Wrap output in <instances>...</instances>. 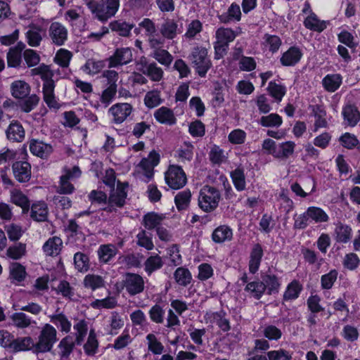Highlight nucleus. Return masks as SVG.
Returning a JSON list of instances; mask_svg holds the SVG:
<instances>
[{"mask_svg": "<svg viewBox=\"0 0 360 360\" xmlns=\"http://www.w3.org/2000/svg\"><path fill=\"white\" fill-rule=\"evenodd\" d=\"M91 12L101 22H105L115 16L120 6V0H83Z\"/></svg>", "mask_w": 360, "mask_h": 360, "instance_id": "1", "label": "nucleus"}, {"mask_svg": "<svg viewBox=\"0 0 360 360\" xmlns=\"http://www.w3.org/2000/svg\"><path fill=\"white\" fill-rule=\"evenodd\" d=\"M241 33V29L238 27L233 30L228 27H219L216 30V41L214 43V59L219 60L224 58L228 51L229 43Z\"/></svg>", "mask_w": 360, "mask_h": 360, "instance_id": "2", "label": "nucleus"}, {"mask_svg": "<svg viewBox=\"0 0 360 360\" xmlns=\"http://www.w3.org/2000/svg\"><path fill=\"white\" fill-rule=\"evenodd\" d=\"M294 219V227L304 229L308 226L310 222L316 224L328 222L329 221V216L322 208L316 206H310L304 213L296 216Z\"/></svg>", "mask_w": 360, "mask_h": 360, "instance_id": "3", "label": "nucleus"}, {"mask_svg": "<svg viewBox=\"0 0 360 360\" xmlns=\"http://www.w3.org/2000/svg\"><path fill=\"white\" fill-rule=\"evenodd\" d=\"M196 73L201 77H205L212 67L208 56V50L202 46L193 47L188 57Z\"/></svg>", "mask_w": 360, "mask_h": 360, "instance_id": "4", "label": "nucleus"}, {"mask_svg": "<svg viewBox=\"0 0 360 360\" xmlns=\"http://www.w3.org/2000/svg\"><path fill=\"white\" fill-rule=\"evenodd\" d=\"M220 199L221 195L217 189L205 186L200 191L198 205L203 211L210 212L217 207Z\"/></svg>", "mask_w": 360, "mask_h": 360, "instance_id": "5", "label": "nucleus"}, {"mask_svg": "<svg viewBox=\"0 0 360 360\" xmlns=\"http://www.w3.org/2000/svg\"><path fill=\"white\" fill-rule=\"evenodd\" d=\"M139 28L144 30L145 36L150 48L162 46L165 44L164 39L157 33L155 22L150 18H143L139 23Z\"/></svg>", "mask_w": 360, "mask_h": 360, "instance_id": "6", "label": "nucleus"}, {"mask_svg": "<svg viewBox=\"0 0 360 360\" xmlns=\"http://www.w3.org/2000/svg\"><path fill=\"white\" fill-rule=\"evenodd\" d=\"M81 171L77 166L72 169H64L63 175L60 176L57 192L60 194H71L75 191L74 186L70 183L78 179L81 176Z\"/></svg>", "mask_w": 360, "mask_h": 360, "instance_id": "7", "label": "nucleus"}, {"mask_svg": "<svg viewBox=\"0 0 360 360\" xmlns=\"http://www.w3.org/2000/svg\"><path fill=\"white\" fill-rule=\"evenodd\" d=\"M165 181L171 188L179 189L186 185L187 178L180 166L173 165L165 172Z\"/></svg>", "mask_w": 360, "mask_h": 360, "instance_id": "8", "label": "nucleus"}, {"mask_svg": "<svg viewBox=\"0 0 360 360\" xmlns=\"http://www.w3.org/2000/svg\"><path fill=\"white\" fill-rule=\"evenodd\" d=\"M127 183H118L116 189H114L108 199V205L105 210L112 212L115 207H122L125 203L127 198Z\"/></svg>", "mask_w": 360, "mask_h": 360, "instance_id": "9", "label": "nucleus"}, {"mask_svg": "<svg viewBox=\"0 0 360 360\" xmlns=\"http://www.w3.org/2000/svg\"><path fill=\"white\" fill-rule=\"evenodd\" d=\"M0 345L9 352L32 350L33 339H0Z\"/></svg>", "mask_w": 360, "mask_h": 360, "instance_id": "10", "label": "nucleus"}, {"mask_svg": "<svg viewBox=\"0 0 360 360\" xmlns=\"http://www.w3.org/2000/svg\"><path fill=\"white\" fill-rule=\"evenodd\" d=\"M133 60L132 49L129 47H121L115 49L109 58V67L115 68L131 63Z\"/></svg>", "mask_w": 360, "mask_h": 360, "instance_id": "11", "label": "nucleus"}, {"mask_svg": "<svg viewBox=\"0 0 360 360\" xmlns=\"http://www.w3.org/2000/svg\"><path fill=\"white\" fill-rule=\"evenodd\" d=\"M132 112V107L129 103H116L112 105L108 113L112 117L115 124H121L130 115Z\"/></svg>", "mask_w": 360, "mask_h": 360, "instance_id": "12", "label": "nucleus"}, {"mask_svg": "<svg viewBox=\"0 0 360 360\" xmlns=\"http://www.w3.org/2000/svg\"><path fill=\"white\" fill-rule=\"evenodd\" d=\"M124 285L126 290L131 295L139 294L144 290L143 278L136 274H127L124 281Z\"/></svg>", "mask_w": 360, "mask_h": 360, "instance_id": "13", "label": "nucleus"}, {"mask_svg": "<svg viewBox=\"0 0 360 360\" xmlns=\"http://www.w3.org/2000/svg\"><path fill=\"white\" fill-rule=\"evenodd\" d=\"M160 32L161 34L160 37L164 40L174 39L178 34L182 32V26L178 25V22L174 19L167 18L161 24Z\"/></svg>", "mask_w": 360, "mask_h": 360, "instance_id": "14", "label": "nucleus"}, {"mask_svg": "<svg viewBox=\"0 0 360 360\" xmlns=\"http://www.w3.org/2000/svg\"><path fill=\"white\" fill-rule=\"evenodd\" d=\"M49 35L54 44L62 46L68 39V30L61 23L54 22L49 28Z\"/></svg>", "mask_w": 360, "mask_h": 360, "instance_id": "15", "label": "nucleus"}, {"mask_svg": "<svg viewBox=\"0 0 360 360\" xmlns=\"http://www.w3.org/2000/svg\"><path fill=\"white\" fill-rule=\"evenodd\" d=\"M343 124L354 127L360 120V112L358 108L352 104H346L342 110Z\"/></svg>", "mask_w": 360, "mask_h": 360, "instance_id": "16", "label": "nucleus"}, {"mask_svg": "<svg viewBox=\"0 0 360 360\" xmlns=\"http://www.w3.org/2000/svg\"><path fill=\"white\" fill-rule=\"evenodd\" d=\"M54 89V82H48L46 84H43V99L49 108L58 110L60 108V105L55 96Z\"/></svg>", "mask_w": 360, "mask_h": 360, "instance_id": "17", "label": "nucleus"}, {"mask_svg": "<svg viewBox=\"0 0 360 360\" xmlns=\"http://www.w3.org/2000/svg\"><path fill=\"white\" fill-rule=\"evenodd\" d=\"M302 55L300 48L291 46L282 54L280 61L283 66H294L300 62Z\"/></svg>", "mask_w": 360, "mask_h": 360, "instance_id": "18", "label": "nucleus"}, {"mask_svg": "<svg viewBox=\"0 0 360 360\" xmlns=\"http://www.w3.org/2000/svg\"><path fill=\"white\" fill-rule=\"evenodd\" d=\"M13 172L17 181L27 182L31 177V166L27 162H16L13 165Z\"/></svg>", "mask_w": 360, "mask_h": 360, "instance_id": "19", "label": "nucleus"}, {"mask_svg": "<svg viewBox=\"0 0 360 360\" xmlns=\"http://www.w3.org/2000/svg\"><path fill=\"white\" fill-rule=\"evenodd\" d=\"M31 87L24 80H15L11 84V95L17 99H24L30 95Z\"/></svg>", "mask_w": 360, "mask_h": 360, "instance_id": "20", "label": "nucleus"}, {"mask_svg": "<svg viewBox=\"0 0 360 360\" xmlns=\"http://www.w3.org/2000/svg\"><path fill=\"white\" fill-rule=\"evenodd\" d=\"M30 150L33 155L44 158L52 153L53 148L49 143L37 139H32L30 142Z\"/></svg>", "mask_w": 360, "mask_h": 360, "instance_id": "21", "label": "nucleus"}, {"mask_svg": "<svg viewBox=\"0 0 360 360\" xmlns=\"http://www.w3.org/2000/svg\"><path fill=\"white\" fill-rule=\"evenodd\" d=\"M154 117L158 122L163 124L173 125L176 122L173 111L164 106L155 111Z\"/></svg>", "mask_w": 360, "mask_h": 360, "instance_id": "22", "label": "nucleus"}, {"mask_svg": "<svg viewBox=\"0 0 360 360\" xmlns=\"http://www.w3.org/2000/svg\"><path fill=\"white\" fill-rule=\"evenodd\" d=\"M263 257V249L259 244L253 245L250 252L249 262V271L252 274L256 273L260 266L262 258Z\"/></svg>", "mask_w": 360, "mask_h": 360, "instance_id": "23", "label": "nucleus"}, {"mask_svg": "<svg viewBox=\"0 0 360 360\" xmlns=\"http://www.w3.org/2000/svg\"><path fill=\"white\" fill-rule=\"evenodd\" d=\"M28 30L25 37L28 44L32 47H37L42 40L41 28L33 23L28 25Z\"/></svg>", "mask_w": 360, "mask_h": 360, "instance_id": "24", "label": "nucleus"}, {"mask_svg": "<svg viewBox=\"0 0 360 360\" xmlns=\"http://www.w3.org/2000/svg\"><path fill=\"white\" fill-rule=\"evenodd\" d=\"M304 27L311 31L321 32L327 27V22L319 19L315 13H310L304 20Z\"/></svg>", "mask_w": 360, "mask_h": 360, "instance_id": "25", "label": "nucleus"}, {"mask_svg": "<svg viewBox=\"0 0 360 360\" xmlns=\"http://www.w3.org/2000/svg\"><path fill=\"white\" fill-rule=\"evenodd\" d=\"M62 240L57 236L50 238L43 245V250L48 256L58 255L62 248Z\"/></svg>", "mask_w": 360, "mask_h": 360, "instance_id": "26", "label": "nucleus"}, {"mask_svg": "<svg viewBox=\"0 0 360 360\" xmlns=\"http://www.w3.org/2000/svg\"><path fill=\"white\" fill-rule=\"evenodd\" d=\"M212 238L217 243L229 241L233 238V230L226 225L219 226L214 230Z\"/></svg>", "mask_w": 360, "mask_h": 360, "instance_id": "27", "label": "nucleus"}, {"mask_svg": "<svg viewBox=\"0 0 360 360\" xmlns=\"http://www.w3.org/2000/svg\"><path fill=\"white\" fill-rule=\"evenodd\" d=\"M342 82V77L340 74H328L322 80L324 89L328 92H335L340 86Z\"/></svg>", "mask_w": 360, "mask_h": 360, "instance_id": "28", "label": "nucleus"}, {"mask_svg": "<svg viewBox=\"0 0 360 360\" xmlns=\"http://www.w3.org/2000/svg\"><path fill=\"white\" fill-rule=\"evenodd\" d=\"M245 291L250 297L259 300L265 292V286L262 281H253L247 283Z\"/></svg>", "mask_w": 360, "mask_h": 360, "instance_id": "29", "label": "nucleus"}, {"mask_svg": "<svg viewBox=\"0 0 360 360\" xmlns=\"http://www.w3.org/2000/svg\"><path fill=\"white\" fill-rule=\"evenodd\" d=\"M83 285L85 288L94 291L103 288L105 285V281L101 276L89 274L85 276L83 280Z\"/></svg>", "mask_w": 360, "mask_h": 360, "instance_id": "30", "label": "nucleus"}, {"mask_svg": "<svg viewBox=\"0 0 360 360\" xmlns=\"http://www.w3.org/2000/svg\"><path fill=\"white\" fill-rule=\"evenodd\" d=\"M7 138L13 141H21L25 136V131L22 126L18 122H12L7 130Z\"/></svg>", "mask_w": 360, "mask_h": 360, "instance_id": "31", "label": "nucleus"}, {"mask_svg": "<svg viewBox=\"0 0 360 360\" xmlns=\"http://www.w3.org/2000/svg\"><path fill=\"white\" fill-rule=\"evenodd\" d=\"M258 123L264 127L278 128L283 124V119L277 113H270L267 115L262 116Z\"/></svg>", "mask_w": 360, "mask_h": 360, "instance_id": "32", "label": "nucleus"}, {"mask_svg": "<svg viewBox=\"0 0 360 360\" xmlns=\"http://www.w3.org/2000/svg\"><path fill=\"white\" fill-rule=\"evenodd\" d=\"M30 74L32 76H39L44 81V84L48 82H54L52 77H53V72L51 70L50 67L44 63L41 64L37 68H32L30 70Z\"/></svg>", "mask_w": 360, "mask_h": 360, "instance_id": "33", "label": "nucleus"}, {"mask_svg": "<svg viewBox=\"0 0 360 360\" xmlns=\"http://www.w3.org/2000/svg\"><path fill=\"white\" fill-rule=\"evenodd\" d=\"M48 216V207L45 202H38L32 206L31 217L37 221H44Z\"/></svg>", "mask_w": 360, "mask_h": 360, "instance_id": "34", "label": "nucleus"}, {"mask_svg": "<svg viewBox=\"0 0 360 360\" xmlns=\"http://www.w3.org/2000/svg\"><path fill=\"white\" fill-rule=\"evenodd\" d=\"M110 28L112 31L117 32L120 36L129 37L134 27L133 24L122 20H114L110 23Z\"/></svg>", "mask_w": 360, "mask_h": 360, "instance_id": "35", "label": "nucleus"}, {"mask_svg": "<svg viewBox=\"0 0 360 360\" xmlns=\"http://www.w3.org/2000/svg\"><path fill=\"white\" fill-rule=\"evenodd\" d=\"M241 19V11L239 5L233 3L228 8L227 13L219 16L221 22L228 23L231 20L240 21Z\"/></svg>", "mask_w": 360, "mask_h": 360, "instance_id": "36", "label": "nucleus"}, {"mask_svg": "<svg viewBox=\"0 0 360 360\" xmlns=\"http://www.w3.org/2000/svg\"><path fill=\"white\" fill-rule=\"evenodd\" d=\"M9 271L10 278L13 283H18L24 281L27 275L25 266L17 262L10 265Z\"/></svg>", "mask_w": 360, "mask_h": 360, "instance_id": "37", "label": "nucleus"}, {"mask_svg": "<svg viewBox=\"0 0 360 360\" xmlns=\"http://www.w3.org/2000/svg\"><path fill=\"white\" fill-rule=\"evenodd\" d=\"M262 282L265 286V290H267L269 295L278 292L281 283L276 276L271 274L266 275L263 277Z\"/></svg>", "mask_w": 360, "mask_h": 360, "instance_id": "38", "label": "nucleus"}, {"mask_svg": "<svg viewBox=\"0 0 360 360\" xmlns=\"http://www.w3.org/2000/svg\"><path fill=\"white\" fill-rule=\"evenodd\" d=\"M231 177L237 191H242L245 189L246 182L243 169L236 168L231 172Z\"/></svg>", "mask_w": 360, "mask_h": 360, "instance_id": "39", "label": "nucleus"}, {"mask_svg": "<svg viewBox=\"0 0 360 360\" xmlns=\"http://www.w3.org/2000/svg\"><path fill=\"white\" fill-rule=\"evenodd\" d=\"M11 200L13 203L20 207L23 211L28 210L30 207L27 197L20 190L13 189L11 191Z\"/></svg>", "mask_w": 360, "mask_h": 360, "instance_id": "40", "label": "nucleus"}, {"mask_svg": "<svg viewBox=\"0 0 360 360\" xmlns=\"http://www.w3.org/2000/svg\"><path fill=\"white\" fill-rule=\"evenodd\" d=\"M153 57L160 64L169 66L173 60V56L165 49H160V46L153 48Z\"/></svg>", "mask_w": 360, "mask_h": 360, "instance_id": "41", "label": "nucleus"}, {"mask_svg": "<svg viewBox=\"0 0 360 360\" xmlns=\"http://www.w3.org/2000/svg\"><path fill=\"white\" fill-rule=\"evenodd\" d=\"M117 250L114 245H102L98 250L99 259L103 262H109L117 254Z\"/></svg>", "mask_w": 360, "mask_h": 360, "instance_id": "42", "label": "nucleus"}, {"mask_svg": "<svg viewBox=\"0 0 360 360\" xmlns=\"http://www.w3.org/2000/svg\"><path fill=\"white\" fill-rule=\"evenodd\" d=\"M142 72L154 82H160L164 75L162 69L158 66L155 62L149 63L146 67V70L142 69Z\"/></svg>", "mask_w": 360, "mask_h": 360, "instance_id": "43", "label": "nucleus"}, {"mask_svg": "<svg viewBox=\"0 0 360 360\" xmlns=\"http://www.w3.org/2000/svg\"><path fill=\"white\" fill-rule=\"evenodd\" d=\"M335 232L338 242L346 243L351 238L352 229L347 225L342 224L341 223L338 224L336 225Z\"/></svg>", "mask_w": 360, "mask_h": 360, "instance_id": "44", "label": "nucleus"}, {"mask_svg": "<svg viewBox=\"0 0 360 360\" xmlns=\"http://www.w3.org/2000/svg\"><path fill=\"white\" fill-rule=\"evenodd\" d=\"M267 90L269 94L278 102L281 101L286 94V87L284 85L272 81L269 83Z\"/></svg>", "mask_w": 360, "mask_h": 360, "instance_id": "45", "label": "nucleus"}, {"mask_svg": "<svg viewBox=\"0 0 360 360\" xmlns=\"http://www.w3.org/2000/svg\"><path fill=\"white\" fill-rule=\"evenodd\" d=\"M281 44V39L276 35L266 34L263 37V45L272 53L277 52Z\"/></svg>", "mask_w": 360, "mask_h": 360, "instance_id": "46", "label": "nucleus"}, {"mask_svg": "<svg viewBox=\"0 0 360 360\" xmlns=\"http://www.w3.org/2000/svg\"><path fill=\"white\" fill-rule=\"evenodd\" d=\"M51 321L58 328H60L62 332L69 333L71 328V323L63 314H56L51 316Z\"/></svg>", "mask_w": 360, "mask_h": 360, "instance_id": "47", "label": "nucleus"}, {"mask_svg": "<svg viewBox=\"0 0 360 360\" xmlns=\"http://www.w3.org/2000/svg\"><path fill=\"white\" fill-rule=\"evenodd\" d=\"M164 217L154 212L148 213L143 217V224L149 230L160 226Z\"/></svg>", "mask_w": 360, "mask_h": 360, "instance_id": "48", "label": "nucleus"}, {"mask_svg": "<svg viewBox=\"0 0 360 360\" xmlns=\"http://www.w3.org/2000/svg\"><path fill=\"white\" fill-rule=\"evenodd\" d=\"M59 339H39V342L34 343L33 342L32 351L34 353H43L49 352L51 349L53 345Z\"/></svg>", "mask_w": 360, "mask_h": 360, "instance_id": "49", "label": "nucleus"}, {"mask_svg": "<svg viewBox=\"0 0 360 360\" xmlns=\"http://www.w3.org/2000/svg\"><path fill=\"white\" fill-rule=\"evenodd\" d=\"M191 198V193L188 189L178 193L174 198L177 209L179 210L186 209L190 203Z\"/></svg>", "mask_w": 360, "mask_h": 360, "instance_id": "50", "label": "nucleus"}, {"mask_svg": "<svg viewBox=\"0 0 360 360\" xmlns=\"http://www.w3.org/2000/svg\"><path fill=\"white\" fill-rule=\"evenodd\" d=\"M174 278L176 282L183 286L188 285L192 279L190 271L185 268L179 267L174 272Z\"/></svg>", "mask_w": 360, "mask_h": 360, "instance_id": "51", "label": "nucleus"}, {"mask_svg": "<svg viewBox=\"0 0 360 360\" xmlns=\"http://www.w3.org/2000/svg\"><path fill=\"white\" fill-rule=\"evenodd\" d=\"M72 53L64 49H60L56 53L54 62L62 68H67L72 58Z\"/></svg>", "mask_w": 360, "mask_h": 360, "instance_id": "52", "label": "nucleus"}, {"mask_svg": "<svg viewBox=\"0 0 360 360\" xmlns=\"http://www.w3.org/2000/svg\"><path fill=\"white\" fill-rule=\"evenodd\" d=\"M26 253V245L22 243L10 246L6 251L8 257L13 259H20Z\"/></svg>", "mask_w": 360, "mask_h": 360, "instance_id": "53", "label": "nucleus"}, {"mask_svg": "<svg viewBox=\"0 0 360 360\" xmlns=\"http://www.w3.org/2000/svg\"><path fill=\"white\" fill-rule=\"evenodd\" d=\"M117 305L115 297L110 296L104 299H96L91 303V307L96 309H112Z\"/></svg>", "mask_w": 360, "mask_h": 360, "instance_id": "54", "label": "nucleus"}, {"mask_svg": "<svg viewBox=\"0 0 360 360\" xmlns=\"http://www.w3.org/2000/svg\"><path fill=\"white\" fill-rule=\"evenodd\" d=\"M39 102V97L36 94L27 96L24 101H22L19 106L22 111L25 112H30L34 109Z\"/></svg>", "mask_w": 360, "mask_h": 360, "instance_id": "55", "label": "nucleus"}, {"mask_svg": "<svg viewBox=\"0 0 360 360\" xmlns=\"http://www.w3.org/2000/svg\"><path fill=\"white\" fill-rule=\"evenodd\" d=\"M145 271L148 275H150L153 271L160 269L163 262L162 259L158 255L149 257L145 262Z\"/></svg>", "mask_w": 360, "mask_h": 360, "instance_id": "56", "label": "nucleus"}, {"mask_svg": "<svg viewBox=\"0 0 360 360\" xmlns=\"http://www.w3.org/2000/svg\"><path fill=\"white\" fill-rule=\"evenodd\" d=\"M301 290L302 287L300 283L296 281H293L288 285L283 295V299L286 301L297 299Z\"/></svg>", "mask_w": 360, "mask_h": 360, "instance_id": "57", "label": "nucleus"}, {"mask_svg": "<svg viewBox=\"0 0 360 360\" xmlns=\"http://www.w3.org/2000/svg\"><path fill=\"white\" fill-rule=\"evenodd\" d=\"M295 143L293 141H286L279 145V150H277L276 158H288L293 154Z\"/></svg>", "mask_w": 360, "mask_h": 360, "instance_id": "58", "label": "nucleus"}, {"mask_svg": "<svg viewBox=\"0 0 360 360\" xmlns=\"http://www.w3.org/2000/svg\"><path fill=\"white\" fill-rule=\"evenodd\" d=\"M74 263L78 271L86 272L89 268L88 257L82 252H77L74 255Z\"/></svg>", "mask_w": 360, "mask_h": 360, "instance_id": "59", "label": "nucleus"}, {"mask_svg": "<svg viewBox=\"0 0 360 360\" xmlns=\"http://www.w3.org/2000/svg\"><path fill=\"white\" fill-rule=\"evenodd\" d=\"M338 272L335 269L330 271L328 273L323 274L321 278V288L325 290L332 288L337 280Z\"/></svg>", "mask_w": 360, "mask_h": 360, "instance_id": "60", "label": "nucleus"}, {"mask_svg": "<svg viewBox=\"0 0 360 360\" xmlns=\"http://www.w3.org/2000/svg\"><path fill=\"white\" fill-rule=\"evenodd\" d=\"M11 320L18 328H25L31 325V319L22 312H16L11 316Z\"/></svg>", "mask_w": 360, "mask_h": 360, "instance_id": "61", "label": "nucleus"}, {"mask_svg": "<svg viewBox=\"0 0 360 360\" xmlns=\"http://www.w3.org/2000/svg\"><path fill=\"white\" fill-rule=\"evenodd\" d=\"M105 67L103 60H88L83 67L84 71L89 75H95L99 72Z\"/></svg>", "mask_w": 360, "mask_h": 360, "instance_id": "62", "label": "nucleus"}, {"mask_svg": "<svg viewBox=\"0 0 360 360\" xmlns=\"http://www.w3.org/2000/svg\"><path fill=\"white\" fill-rule=\"evenodd\" d=\"M339 140L342 146L349 150L354 148L359 143L357 137L349 132L343 134Z\"/></svg>", "mask_w": 360, "mask_h": 360, "instance_id": "63", "label": "nucleus"}, {"mask_svg": "<svg viewBox=\"0 0 360 360\" xmlns=\"http://www.w3.org/2000/svg\"><path fill=\"white\" fill-rule=\"evenodd\" d=\"M145 105L150 108H155L162 103L160 93L158 91H151L148 92L144 98Z\"/></svg>", "mask_w": 360, "mask_h": 360, "instance_id": "64", "label": "nucleus"}]
</instances>
